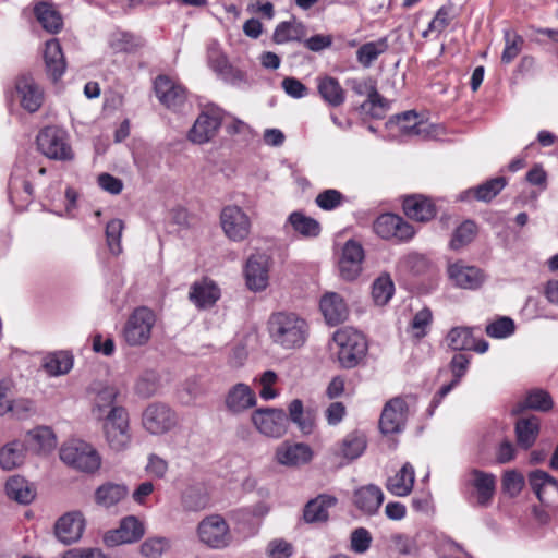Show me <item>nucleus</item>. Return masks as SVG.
<instances>
[{
  "mask_svg": "<svg viewBox=\"0 0 558 558\" xmlns=\"http://www.w3.org/2000/svg\"><path fill=\"white\" fill-rule=\"evenodd\" d=\"M529 483L539 501L545 502L550 494L558 493V480L542 470L529 474Z\"/></svg>",
  "mask_w": 558,
  "mask_h": 558,
  "instance_id": "nucleus-37",
  "label": "nucleus"
},
{
  "mask_svg": "<svg viewBox=\"0 0 558 558\" xmlns=\"http://www.w3.org/2000/svg\"><path fill=\"white\" fill-rule=\"evenodd\" d=\"M384 502L383 490L374 484L356 488L353 493L354 506L364 514L373 515Z\"/></svg>",
  "mask_w": 558,
  "mask_h": 558,
  "instance_id": "nucleus-26",
  "label": "nucleus"
},
{
  "mask_svg": "<svg viewBox=\"0 0 558 558\" xmlns=\"http://www.w3.org/2000/svg\"><path fill=\"white\" fill-rule=\"evenodd\" d=\"M388 48L386 39L369 41L362 45L356 51L357 61L364 66L369 68L372 63Z\"/></svg>",
  "mask_w": 558,
  "mask_h": 558,
  "instance_id": "nucleus-49",
  "label": "nucleus"
},
{
  "mask_svg": "<svg viewBox=\"0 0 558 558\" xmlns=\"http://www.w3.org/2000/svg\"><path fill=\"white\" fill-rule=\"evenodd\" d=\"M252 423L263 435L280 438L287 432L288 416L282 409L262 408L252 413Z\"/></svg>",
  "mask_w": 558,
  "mask_h": 558,
  "instance_id": "nucleus-9",
  "label": "nucleus"
},
{
  "mask_svg": "<svg viewBox=\"0 0 558 558\" xmlns=\"http://www.w3.org/2000/svg\"><path fill=\"white\" fill-rule=\"evenodd\" d=\"M449 278L463 289H477L484 281V275L477 267L454 263L448 267Z\"/></svg>",
  "mask_w": 558,
  "mask_h": 558,
  "instance_id": "nucleus-28",
  "label": "nucleus"
},
{
  "mask_svg": "<svg viewBox=\"0 0 558 558\" xmlns=\"http://www.w3.org/2000/svg\"><path fill=\"white\" fill-rule=\"evenodd\" d=\"M24 444L27 450L40 453L51 451L57 440L51 428L43 426L28 432Z\"/></svg>",
  "mask_w": 558,
  "mask_h": 558,
  "instance_id": "nucleus-35",
  "label": "nucleus"
},
{
  "mask_svg": "<svg viewBox=\"0 0 558 558\" xmlns=\"http://www.w3.org/2000/svg\"><path fill=\"white\" fill-rule=\"evenodd\" d=\"M207 61L209 68L220 75V73L226 70V68L230 64L227 56L221 51V49L217 45H211L207 50Z\"/></svg>",
  "mask_w": 558,
  "mask_h": 558,
  "instance_id": "nucleus-62",
  "label": "nucleus"
},
{
  "mask_svg": "<svg viewBox=\"0 0 558 558\" xmlns=\"http://www.w3.org/2000/svg\"><path fill=\"white\" fill-rule=\"evenodd\" d=\"M124 223L121 219H112L106 226V240L109 251L119 255L122 252L121 236Z\"/></svg>",
  "mask_w": 558,
  "mask_h": 558,
  "instance_id": "nucleus-56",
  "label": "nucleus"
},
{
  "mask_svg": "<svg viewBox=\"0 0 558 558\" xmlns=\"http://www.w3.org/2000/svg\"><path fill=\"white\" fill-rule=\"evenodd\" d=\"M477 232L476 225L466 220L462 222L453 232L452 239L450 241V247L452 250H460L461 247L468 245L473 241Z\"/></svg>",
  "mask_w": 558,
  "mask_h": 558,
  "instance_id": "nucleus-53",
  "label": "nucleus"
},
{
  "mask_svg": "<svg viewBox=\"0 0 558 558\" xmlns=\"http://www.w3.org/2000/svg\"><path fill=\"white\" fill-rule=\"evenodd\" d=\"M170 547L168 538L162 536L148 537L141 545V554L146 558H160Z\"/></svg>",
  "mask_w": 558,
  "mask_h": 558,
  "instance_id": "nucleus-57",
  "label": "nucleus"
},
{
  "mask_svg": "<svg viewBox=\"0 0 558 558\" xmlns=\"http://www.w3.org/2000/svg\"><path fill=\"white\" fill-rule=\"evenodd\" d=\"M100 422L106 444L111 451L119 453L131 447L133 437L128 410H119Z\"/></svg>",
  "mask_w": 558,
  "mask_h": 558,
  "instance_id": "nucleus-4",
  "label": "nucleus"
},
{
  "mask_svg": "<svg viewBox=\"0 0 558 558\" xmlns=\"http://www.w3.org/2000/svg\"><path fill=\"white\" fill-rule=\"evenodd\" d=\"M539 433V420L532 415L526 418L518 420L515 424V434L518 445L524 449L532 447Z\"/></svg>",
  "mask_w": 558,
  "mask_h": 558,
  "instance_id": "nucleus-41",
  "label": "nucleus"
},
{
  "mask_svg": "<svg viewBox=\"0 0 558 558\" xmlns=\"http://www.w3.org/2000/svg\"><path fill=\"white\" fill-rule=\"evenodd\" d=\"M317 89L322 98L332 107H339L345 100L344 90L335 77L325 76L319 78Z\"/></svg>",
  "mask_w": 558,
  "mask_h": 558,
  "instance_id": "nucleus-40",
  "label": "nucleus"
},
{
  "mask_svg": "<svg viewBox=\"0 0 558 558\" xmlns=\"http://www.w3.org/2000/svg\"><path fill=\"white\" fill-rule=\"evenodd\" d=\"M366 448V438L361 433H351L341 442L340 453L342 457L354 460L359 458Z\"/></svg>",
  "mask_w": 558,
  "mask_h": 558,
  "instance_id": "nucleus-51",
  "label": "nucleus"
},
{
  "mask_svg": "<svg viewBox=\"0 0 558 558\" xmlns=\"http://www.w3.org/2000/svg\"><path fill=\"white\" fill-rule=\"evenodd\" d=\"M270 257L266 254H253L246 262L244 275L252 291H263L269 281Z\"/></svg>",
  "mask_w": 558,
  "mask_h": 558,
  "instance_id": "nucleus-17",
  "label": "nucleus"
},
{
  "mask_svg": "<svg viewBox=\"0 0 558 558\" xmlns=\"http://www.w3.org/2000/svg\"><path fill=\"white\" fill-rule=\"evenodd\" d=\"M452 19V5L440 7L429 22L427 29L422 33V37L427 38L430 33L441 34L450 25Z\"/></svg>",
  "mask_w": 558,
  "mask_h": 558,
  "instance_id": "nucleus-52",
  "label": "nucleus"
},
{
  "mask_svg": "<svg viewBox=\"0 0 558 558\" xmlns=\"http://www.w3.org/2000/svg\"><path fill=\"white\" fill-rule=\"evenodd\" d=\"M154 89L159 101L169 109L178 110L186 100L185 88L167 75H158Z\"/></svg>",
  "mask_w": 558,
  "mask_h": 558,
  "instance_id": "nucleus-18",
  "label": "nucleus"
},
{
  "mask_svg": "<svg viewBox=\"0 0 558 558\" xmlns=\"http://www.w3.org/2000/svg\"><path fill=\"white\" fill-rule=\"evenodd\" d=\"M433 320L432 311L427 307L418 311L412 318L408 331L417 340L427 335L428 328Z\"/></svg>",
  "mask_w": 558,
  "mask_h": 558,
  "instance_id": "nucleus-54",
  "label": "nucleus"
},
{
  "mask_svg": "<svg viewBox=\"0 0 558 558\" xmlns=\"http://www.w3.org/2000/svg\"><path fill=\"white\" fill-rule=\"evenodd\" d=\"M395 293V283L389 274H381L372 284V299L378 306L386 305Z\"/></svg>",
  "mask_w": 558,
  "mask_h": 558,
  "instance_id": "nucleus-45",
  "label": "nucleus"
},
{
  "mask_svg": "<svg viewBox=\"0 0 558 558\" xmlns=\"http://www.w3.org/2000/svg\"><path fill=\"white\" fill-rule=\"evenodd\" d=\"M505 49L501 54L504 63L512 62L521 52L523 46V38L511 29H505Z\"/></svg>",
  "mask_w": 558,
  "mask_h": 558,
  "instance_id": "nucleus-55",
  "label": "nucleus"
},
{
  "mask_svg": "<svg viewBox=\"0 0 558 558\" xmlns=\"http://www.w3.org/2000/svg\"><path fill=\"white\" fill-rule=\"evenodd\" d=\"M128 493L125 485L108 482L96 489L95 500L98 505L109 508L124 499Z\"/></svg>",
  "mask_w": 558,
  "mask_h": 558,
  "instance_id": "nucleus-39",
  "label": "nucleus"
},
{
  "mask_svg": "<svg viewBox=\"0 0 558 558\" xmlns=\"http://www.w3.org/2000/svg\"><path fill=\"white\" fill-rule=\"evenodd\" d=\"M34 14L44 29L57 34L62 29L63 20L51 2L40 1L34 5Z\"/></svg>",
  "mask_w": 558,
  "mask_h": 558,
  "instance_id": "nucleus-34",
  "label": "nucleus"
},
{
  "mask_svg": "<svg viewBox=\"0 0 558 558\" xmlns=\"http://www.w3.org/2000/svg\"><path fill=\"white\" fill-rule=\"evenodd\" d=\"M524 403L526 408L537 411H548L553 407L550 395L542 389L531 391Z\"/></svg>",
  "mask_w": 558,
  "mask_h": 558,
  "instance_id": "nucleus-60",
  "label": "nucleus"
},
{
  "mask_svg": "<svg viewBox=\"0 0 558 558\" xmlns=\"http://www.w3.org/2000/svg\"><path fill=\"white\" fill-rule=\"evenodd\" d=\"M333 341L338 348L337 356L344 368H353L365 359L368 350L365 337L353 328H341L333 333Z\"/></svg>",
  "mask_w": 558,
  "mask_h": 558,
  "instance_id": "nucleus-2",
  "label": "nucleus"
},
{
  "mask_svg": "<svg viewBox=\"0 0 558 558\" xmlns=\"http://www.w3.org/2000/svg\"><path fill=\"white\" fill-rule=\"evenodd\" d=\"M84 525V518L81 512H69L57 521L54 534L63 544H72L81 538Z\"/></svg>",
  "mask_w": 558,
  "mask_h": 558,
  "instance_id": "nucleus-23",
  "label": "nucleus"
},
{
  "mask_svg": "<svg viewBox=\"0 0 558 558\" xmlns=\"http://www.w3.org/2000/svg\"><path fill=\"white\" fill-rule=\"evenodd\" d=\"M338 504L336 496L319 494L310 499L303 509V520L308 524L325 523L329 520V509Z\"/></svg>",
  "mask_w": 558,
  "mask_h": 558,
  "instance_id": "nucleus-24",
  "label": "nucleus"
},
{
  "mask_svg": "<svg viewBox=\"0 0 558 558\" xmlns=\"http://www.w3.org/2000/svg\"><path fill=\"white\" fill-rule=\"evenodd\" d=\"M407 402L402 398H393L389 400L381 412L379 420V428L383 434L400 433L407 421Z\"/></svg>",
  "mask_w": 558,
  "mask_h": 558,
  "instance_id": "nucleus-16",
  "label": "nucleus"
},
{
  "mask_svg": "<svg viewBox=\"0 0 558 558\" xmlns=\"http://www.w3.org/2000/svg\"><path fill=\"white\" fill-rule=\"evenodd\" d=\"M266 553L269 558H289L293 553V548L284 539H274L267 545Z\"/></svg>",
  "mask_w": 558,
  "mask_h": 558,
  "instance_id": "nucleus-64",
  "label": "nucleus"
},
{
  "mask_svg": "<svg viewBox=\"0 0 558 558\" xmlns=\"http://www.w3.org/2000/svg\"><path fill=\"white\" fill-rule=\"evenodd\" d=\"M222 121V111L215 107H206L197 117L189 132V140L195 144L210 141L218 131Z\"/></svg>",
  "mask_w": 558,
  "mask_h": 558,
  "instance_id": "nucleus-14",
  "label": "nucleus"
},
{
  "mask_svg": "<svg viewBox=\"0 0 558 558\" xmlns=\"http://www.w3.org/2000/svg\"><path fill=\"white\" fill-rule=\"evenodd\" d=\"M344 195L335 189H327L320 192L316 198V205L323 210H333L344 202Z\"/></svg>",
  "mask_w": 558,
  "mask_h": 558,
  "instance_id": "nucleus-59",
  "label": "nucleus"
},
{
  "mask_svg": "<svg viewBox=\"0 0 558 558\" xmlns=\"http://www.w3.org/2000/svg\"><path fill=\"white\" fill-rule=\"evenodd\" d=\"M118 396L119 390L114 386H104L99 388L90 409L94 418L100 422L112 416V413H118L119 410H126L124 407L117 403Z\"/></svg>",
  "mask_w": 558,
  "mask_h": 558,
  "instance_id": "nucleus-20",
  "label": "nucleus"
},
{
  "mask_svg": "<svg viewBox=\"0 0 558 558\" xmlns=\"http://www.w3.org/2000/svg\"><path fill=\"white\" fill-rule=\"evenodd\" d=\"M320 311L329 325L342 323L348 315L343 299L336 292L326 293L319 303Z\"/></svg>",
  "mask_w": 558,
  "mask_h": 558,
  "instance_id": "nucleus-31",
  "label": "nucleus"
},
{
  "mask_svg": "<svg viewBox=\"0 0 558 558\" xmlns=\"http://www.w3.org/2000/svg\"><path fill=\"white\" fill-rule=\"evenodd\" d=\"M415 471L411 463L407 462L399 472L389 477L386 484L388 492L395 496H408L414 486Z\"/></svg>",
  "mask_w": 558,
  "mask_h": 558,
  "instance_id": "nucleus-33",
  "label": "nucleus"
},
{
  "mask_svg": "<svg viewBox=\"0 0 558 558\" xmlns=\"http://www.w3.org/2000/svg\"><path fill=\"white\" fill-rule=\"evenodd\" d=\"M313 456L314 452L307 444L283 441L276 449L275 460L283 466L299 468L310 463Z\"/></svg>",
  "mask_w": 558,
  "mask_h": 558,
  "instance_id": "nucleus-15",
  "label": "nucleus"
},
{
  "mask_svg": "<svg viewBox=\"0 0 558 558\" xmlns=\"http://www.w3.org/2000/svg\"><path fill=\"white\" fill-rule=\"evenodd\" d=\"M268 329L275 343L284 349L302 347L307 337V324L294 313L278 312L270 316Z\"/></svg>",
  "mask_w": 558,
  "mask_h": 558,
  "instance_id": "nucleus-1",
  "label": "nucleus"
},
{
  "mask_svg": "<svg viewBox=\"0 0 558 558\" xmlns=\"http://www.w3.org/2000/svg\"><path fill=\"white\" fill-rule=\"evenodd\" d=\"M402 207L405 216L415 221L426 222L436 216L435 204L422 194L405 196Z\"/></svg>",
  "mask_w": 558,
  "mask_h": 558,
  "instance_id": "nucleus-25",
  "label": "nucleus"
},
{
  "mask_svg": "<svg viewBox=\"0 0 558 558\" xmlns=\"http://www.w3.org/2000/svg\"><path fill=\"white\" fill-rule=\"evenodd\" d=\"M515 330V325L512 318L502 316L489 323L485 331L490 338L502 339L511 336Z\"/></svg>",
  "mask_w": 558,
  "mask_h": 558,
  "instance_id": "nucleus-58",
  "label": "nucleus"
},
{
  "mask_svg": "<svg viewBox=\"0 0 558 558\" xmlns=\"http://www.w3.org/2000/svg\"><path fill=\"white\" fill-rule=\"evenodd\" d=\"M5 493L9 498L22 505L31 504L36 496V489L22 476H11L5 483Z\"/></svg>",
  "mask_w": 558,
  "mask_h": 558,
  "instance_id": "nucleus-36",
  "label": "nucleus"
},
{
  "mask_svg": "<svg viewBox=\"0 0 558 558\" xmlns=\"http://www.w3.org/2000/svg\"><path fill=\"white\" fill-rule=\"evenodd\" d=\"M372 543L371 533L364 527L355 529L351 534V549L356 554H364Z\"/></svg>",
  "mask_w": 558,
  "mask_h": 558,
  "instance_id": "nucleus-63",
  "label": "nucleus"
},
{
  "mask_svg": "<svg viewBox=\"0 0 558 558\" xmlns=\"http://www.w3.org/2000/svg\"><path fill=\"white\" fill-rule=\"evenodd\" d=\"M145 533L144 524L133 515L124 518L119 529L106 535V542L110 545L130 544L138 541Z\"/></svg>",
  "mask_w": 558,
  "mask_h": 558,
  "instance_id": "nucleus-27",
  "label": "nucleus"
},
{
  "mask_svg": "<svg viewBox=\"0 0 558 558\" xmlns=\"http://www.w3.org/2000/svg\"><path fill=\"white\" fill-rule=\"evenodd\" d=\"M374 231L385 240L409 241L415 234L414 228L395 214H383L374 222Z\"/></svg>",
  "mask_w": 558,
  "mask_h": 558,
  "instance_id": "nucleus-13",
  "label": "nucleus"
},
{
  "mask_svg": "<svg viewBox=\"0 0 558 558\" xmlns=\"http://www.w3.org/2000/svg\"><path fill=\"white\" fill-rule=\"evenodd\" d=\"M196 533L199 542L211 549H225L233 539L228 522L220 514H209L202 519Z\"/></svg>",
  "mask_w": 558,
  "mask_h": 558,
  "instance_id": "nucleus-6",
  "label": "nucleus"
},
{
  "mask_svg": "<svg viewBox=\"0 0 558 558\" xmlns=\"http://www.w3.org/2000/svg\"><path fill=\"white\" fill-rule=\"evenodd\" d=\"M44 59L48 75L53 81H58L63 75L66 64L60 41L57 38L46 43Z\"/></svg>",
  "mask_w": 558,
  "mask_h": 558,
  "instance_id": "nucleus-32",
  "label": "nucleus"
},
{
  "mask_svg": "<svg viewBox=\"0 0 558 558\" xmlns=\"http://www.w3.org/2000/svg\"><path fill=\"white\" fill-rule=\"evenodd\" d=\"M465 486L471 488V497L475 498L478 507L490 506L496 492V476L477 469H472L466 474Z\"/></svg>",
  "mask_w": 558,
  "mask_h": 558,
  "instance_id": "nucleus-12",
  "label": "nucleus"
},
{
  "mask_svg": "<svg viewBox=\"0 0 558 558\" xmlns=\"http://www.w3.org/2000/svg\"><path fill=\"white\" fill-rule=\"evenodd\" d=\"M60 459L85 473H95L101 466V457L97 449L82 440L65 442L60 449Z\"/></svg>",
  "mask_w": 558,
  "mask_h": 558,
  "instance_id": "nucleus-3",
  "label": "nucleus"
},
{
  "mask_svg": "<svg viewBox=\"0 0 558 558\" xmlns=\"http://www.w3.org/2000/svg\"><path fill=\"white\" fill-rule=\"evenodd\" d=\"M257 399L253 389L243 383L232 386L225 398L227 410L233 414H240L256 405Z\"/></svg>",
  "mask_w": 558,
  "mask_h": 558,
  "instance_id": "nucleus-22",
  "label": "nucleus"
},
{
  "mask_svg": "<svg viewBox=\"0 0 558 558\" xmlns=\"http://www.w3.org/2000/svg\"><path fill=\"white\" fill-rule=\"evenodd\" d=\"M304 36V26L296 22H282L277 25L274 32V41L276 44H286L289 41H299Z\"/></svg>",
  "mask_w": 558,
  "mask_h": 558,
  "instance_id": "nucleus-50",
  "label": "nucleus"
},
{
  "mask_svg": "<svg viewBox=\"0 0 558 558\" xmlns=\"http://www.w3.org/2000/svg\"><path fill=\"white\" fill-rule=\"evenodd\" d=\"M399 131L405 135L427 137L430 134L432 124L418 119L415 111H405L396 117Z\"/></svg>",
  "mask_w": 558,
  "mask_h": 558,
  "instance_id": "nucleus-38",
  "label": "nucleus"
},
{
  "mask_svg": "<svg viewBox=\"0 0 558 558\" xmlns=\"http://www.w3.org/2000/svg\"><path fill=\"white\" fill-rule=\"evenodd\" d=\"M364 259V251L362 245L353 240H349L342 250L339 260L340 276L348 281L354 280L362 271V262Z\"/></svg>",
  "mask_w": 558,
  "mask_h": 558,
  "instance_id": "nucleus-19",
  "label": "nucleus"
},
{
  "mask_svg": "<svg viewBox=\"0 0 558 558\" xmlns=\"http://www.w3.org/2000/svg\"><path fill=\"white\" fill-rule=\"evenodd\" d=\"M21 106L28 112H36L44 102V92L32 76L22 75L15 83Z\"/></svg>",
  "mask_w": 558,
  "mask_h": 558,
  "instance_id": "nucleus-21",
  "label": "nucleus"
},
{
  "mask_svg": "<svg viewBox=\"0 0 558 558\" xmlns=\"http://www.w3.org/2000/svg\"><path fill=\"white\" fill-rule=\"evenodd\" d=\"M220 298V289L211 280L204 279L192 284L189 299L198 308L211 307Z\"/></svg>",
  "mask_w": 558,
  "mask_h": 558,
  "instance_id": "nucleus-29",
  "label": "nucleus"
},
{
  "mask_svg": "<svg viewBox=\"0 0 558 558\" xmlns=\"http://www.w3.org/2000/svg\"><path fill=\"white\" fill-rule=\"evenodd\" d=\"M220 225L226 236L234 242L245 240L251 232V219L247 214L236 205H228L220 214Z\"/></svg>",
  "mask_w": 558,
  "mask_h": 558,
  "instance_id": "nucleus-10",
  "label": "nucleus"
},
{
  "mask_svg": "<svg viewBox=\"0 0 558 558\" xmlns=\"http://www.w3.org/2000/svg\"><path fill=\"white\" fill-rule=\"evenodd\" d=\"M502 490L510 497H515L520 494L524 485V477L517 471H507L502 476Z\"/></svg>",
  "mask_w": 558,
  "mask_h": 558,
  "instance_id": "nucleus-61",
  "label": "nucleus"
},
{
  "mask_svg": "<svg viewBox=\"0 0 558 558\" xmlns=\"http://www.w3.org/2000/svg\"><path fill=\"white\" fill-rule=\"evenodd\" d=\"M73 366V357L70 353L60 351L48 355L45 360L44 367L51 376L66 374Z\"/></svg>",
  "mask_w": 558,
  "mask_h": 558,
  "instance_id": "nucleus-48",
  "label": "nucleus"
},
{
  "mask_svg": "<svg viewBox=\"0 0 558 558\" xmlns=\"http://www.w3.org/2000/svg\"><path fill=\"white\" fill-rule=\"evenodd\" d=\"M289 418L303 435H310L314 430V416L310 410L305 411L302 400L293 399L289 405Z\"/></svg>",
  "mask_w": 558,
  "mask_h": 558,
  "instance_id": "nucleus-43",
  "label": "nucleus"
},
{
  "mask_svg": "<svg viewBox=\"0 0 558 558\" xmlns=\"http://www.w3.org/2000/svg\"><path fill=\"white\" fill-rule=\"evenodd\" d=\"M473 330L470 327L452 328L446 337L448 347L454 351L471 350L474 347Z\"/></svg>",
  "mask_w": 558,
  "mask_h": 558,
  "instance_id": "nucleus-47",
  "label": "nucleus"
},
{
  "mask_svg": "<svg viewBox=\"0 0 558 558\" xmlns=\"http://www.w3.org/2000/svg\"><path fill=\"white\" fill-rule=\"evenodd\" d=\"M27 451L24 442L13 440L0 449V466L3 470H13L24 462Z\"/></svg>",
  "mask_w": 558,
  "mask_h": 558,
  "instance_id": "nucleus-42",
  "label": "nucleus"
},
{
  "mask_svg": "<svg viewBox=\"0 0 558 558\" xmlns=\"http://www.w3.org/2000/svg\"><path fill=\"white\" fill-rule=\"evenodd\" d=\"M348 85L359 96H367L361 110L374 119H383L389 108L388 100L377 90L376 81L372 77L351 78Z\"/></svg>",
  "mask_w": 558,
  "mask_h": 558,
  "instance_id": "nucleus-7",
  "label": "nucleus"
},
{
  "mask_svg": "<svg viewBox=\"0 0 558 558\" xmlns=\"http://www.w3.org/2000/svg\"><path fill=\"white\" fill-rule=\"evenodd\" d=\"M156 317L151 310L142 306L130 315L123 328V338L129 345L145 344L151 336V329Z\"/></svg>",
  "mask_w": 558,
  "mask_h": 558,
  "instance_id": "nucleus-8",
  "label": "nucleus"
},
{
  "mask_svg": "<svg viewBox=\"0 0 558 558\" xmlns=\"http://www.w3.org/2000/svg\"><path fill=\"white\" fill-rule=\"evenodd\" d=\"M22 194L25 195L22 199L29 202L33 197V186L26 179L21 166L16 165L9 181V196L13 199L14 197H21Z\"/></svg>",
  "mask_w": 558,
  "mask_h": 558,
  "instance_id": "nucleus-44",
  "label": "nucleus"
},
{
  "mask_svg": "<svg viewBox=\"0 0 558 558\" xmlns=\"http://www.w3.org/2000/svg\"><path fill=\"white\" fill-rule=\"evenodd\" d=\"M36 143L39 151L49 159L69 161L74 157L68 133L56 125L43 129Z\"/></svg>",
  "mask_w": 558,
  "mask_h": 558,
  "instance_id": "nucleus-5",
  "label": "nucleus"
},
{
  "mask_svg": "<svg viewBox=\"0 0 558 558\" xmlns=\"http://www.w3.org/2000/svg\"><path fill=\"white\" fill-rule=\"evenodd\" d=\"M295 232L306 238H315L320 233L319 222L300 211H293L288 218Z\"/></svg>",
  "mask_w": 558,
  "mask_h": 558,
  "instance_id": "nucleus-46",
  "label": "nucleus"
},
{
  "mask_svg": "<svg viewBox=\"0 0 558 558\" xmlns=\"http://www.w3.org/2000/svg\"><path fill=\"white\" fill-rule=\"evenodd\" d=\"M177 424V415L163 403L149 404L143 412L142 425L151 435H162Z\"/></svg>",
  "mask_w": 558,
  "mask_h": 558,
  "instance_id": "nucleus-11",
  "label": "nucleus"
},
{
  "mask_svg": "<svg viewBox=\"0 0 558 558\" xmlns=\"http://www.w3.org/2000/svg\"><path fill=\"white\" fill-rule=\"evenodd\" d=\"M507 185V181L504 177L494 178L487 180L483 184L476 187L463 191L459 195L460 201L476 199L480 202L488 203L495 198Z\"/></svg>",
  "mask_w": 558,
  "mask_h": 558,
  "instance_id": "nucleus-30",
  "label": "nucleus"
}]
</instances>
